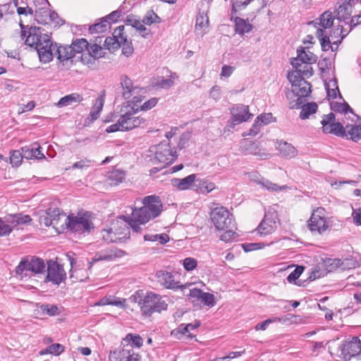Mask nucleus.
<instances>
[{
  "mask_svg": "<svg viewBox=\"0 0 361 361\" xmlns=\"http://www.w3.org/2000/svg\"><path fill=\"white\" fill-rule=\"evenodd\" d=\"M336 118L330 113L323 118L321 123L324 133H331L341 137H346L357 142L361 138V126L357 125L343 126L339 122H335Z\"/></svg>",
  "mask_w": 361,
  "mask_h": 361,
  "instance_id": "obj_3",
  "label": "nucleus"
},
{
  "mask_svg": "<svg viewBox=\"0 0 361 361\" xmlns=\"http://www.w3.org/2000/svg\"><path fill=\"white\" fill-rule=\"evenodd\" d=\"M183 265L186 271H190L197 267V262L195 258L187 257L183 260Z\"/></svg>",
  "mask_w": 361,
  "mask_h": 361,
  "instance_id": "obj_64",
  "label": "nucleus"
},
{
  "mask_svg": "<svg viewBox=\"0 0 361 361\" xmlns=\"http://www.w3.org/2000/svg\"><path fill=\"white\" fill-rule=\"evenodd\" d=\"M142 202L143 206L140 208H133L131 216H122L135 233H140L142 228L140 225L145 224L157 218L163 210V204L159 196L154 195L146 196L142 199Z\"/></svg>",
  "mask_w": 361,
  "mask_h": 361,
  "instance_id": "obj_1",
  "label": "nucleus"
},
{
  "mask_svg": "<svg viewBox=\"0 0 361 361\" xmlns=\"http://www.w3.org/2000/svg\"><path fill=\"white\" fill-rule=\"evenodd\" d=\"M318 106L315 102L307 103L301 106L300 117L302 119H307L310 115L314 114L317 110Z\"/></svg>",
  "mask_w": 361,
  "mask_h": 361,
  "instance_id": "obj_41",
  "label": "nucleus"
},
{
  "mask_svg": "<svg viewBox=\"0 0 361 361\" xmlns=\"http://www.w3.org/2000/svg\"><path fill=\"white\" fill-rule=\"evenodd\" d=\"M82 101V97L81 95L77 93H73L61 97L59 100L57 106L59 107H63L72 104L73 103L80 102Z\"/></svg>",
  "mask_w": 361,
  "mask_h": 361,
  "instance_id": "obj_37",
  "label": "nucleus"
},
{
  "mask_svg": "<svg viewBox=\"0 0 361 361\" xmlns=\"http://www.w3.org/2000/svg\"><path fill=\"white\" fill-rule=\"evenodd\" d=\"M277 149H279L281 156L288 158L292 159L295 157L298 154V150L296 148L286 141L281 140L277 142Z\"/></svg>",
  "mask_w": 361,
  "mask_h": 361,
  "instance_id": "obj_28",
  "label": "nucleus"
},
{
  "mask_svg": "<svg viewBox=\"0 0 361 361\" xmlns=\"http://www.w3.org/2000/svg\"><path fill=\"white\" fill-rule=\"evenodd\" d=\"M231 125L235 126L248 121L253 115L250 113L248 106L236 104L231 109Z\"/></svg>",
  "mask_w": 361,
  "mask_h": 361,
  "instance_id": "obj_17",
  "label": "nucleus"
},
{
  "mask_svg": "<svg viewBox=\"0 0 361 361\" xmlns=\"http://www.w3.org/2000/svg\"><path fill=\"white\" fill-rule=\"evenodd\" d=\"M196 175L190 174L184 178H173L171 185L178 190H185L191 188L192 184L196 183Z\"/></svg>",
  "mask_w": 361,
  "mask_h": 361,
  "instance_id": "obj_25",
  "label": "nucleus"
},
{
  "mask_svg": "<svg viewBox=\"0 0 361 361\" xmlns=\"http://www.w3.org/2000/svg\"><path fill=\"white\" fill-rule=\"evenodd\" d=\"M317 56L311 52L308 49L300 47L297 50V57L293 58L291 61H294V64H298V62L302 63H314L317 61Z\"/></svg>",
  "mask_w": 361,
  "mask_h": 361,
  "instance_id": "obj_24",
  "label": "nucleus"
},
{
  "mask_svg": "<svg viewBox=\"0 0 361 361\" xmlns=\"http://www.w3.org/2000/svg\"><path fill=\"white\" fill-rule=\"evenodd\" d=\"M41 310L49 316H55L59 313V308L54 305H43L41 306Z\"/></svg>",
  "mask_w": 361,
  "mask_h": 361,
  "instance_id": "obj_63",
  "label": "nucleus"
},
{
  "mask_svg": "<svg viewBox=\"0 0 361 361\" xmlns=\"http://www.w3.org/2000/svg\"><path fill=\"white\" fill-rule=\"evenodd\" d=\"M250 178L252 180L255 181L258 185H261L263 188H265L266 190L271 192L283 190L288 188L286 185L279 186L277 184L274 183L269 180L268 179L260 176L256 172L252 173L250 175Z\"/></svg>",
  "mask_w": 361,
  "mask_h": 361,
  "instance_id": "obj_23",
  "label": "nucleus"
},
{
  "mask_svg": "<svg viewBox=\"0 0 361 361\" xmlns=\"http://www.w3.org/2000/svg\"><path fill=\"white\" fill-rule=\"evenodd\" d=\"M357 0H340L338 6L336 10V18L338 22L342 23L347 20H350L353 7L357 2Z\"/></svg>",
  "mask_w": 361,
  "mask_h": 361,
  "instance_id": "obj_16",
  "label": "nucleus"
},
{
  "mask_svg": "<svg viewBox=\"0 0 361 361\" xmlns=\"http://www.w3.org/2000/svg\"><path fill=\"white\" fill-rule=\"evenodd\" d=\"M168 304L164 298L154 292H147L142 302L141 312L143 315L150 317L154 312L166 310Z\"/></svg>",
  "mask_w": 361,
  "mask_h": 361,
  "instance_id": "obj_6",
  "label": "nucleus"
},
{
  "mask_svg": "<svg viewBox=\"0 0 361 361\" xmlns=\"http://www.w3.org/2000/svg\"><path fill=\"white\" fill-rule=\"evenodd\" d=\"M308 226L312 232H317L319 234L323 233L327 230L329 226L325 216V209L322 207H317L313 210Z\"/></svg>",
  "mask_w": 361,
  "mask_h": 361,
  "instance_id": "obj_11",
  "label": "nucleus"
},
{
  "mask_svg": "<svg viewBox=\"0 0 361 361\" xmlns=\"http://www.w3.org/2000/svg\"><path fill=\"white\" fill-rule=\"evenodd\" d=\"M23 153L20 150H13L10 152V163L13 166H18L23 159Z\"/></svg>",
  "mask_w": 361,
  "mask_h": 361,
  "instance_id": "obj_49",
  "label": "nucleus"
},
{
  "mask_svg": "<svg viewBox=\"0 0 361 361\" xmlns=\"http://www.w3.org/2000/svg\"><path fill=\"white\" fill-rule=\"evenodd\" d=\"M323 265L327 272H332L336 269L341 268L340 259L327 258L324 261Z\"/></svg>",
  "mask_w": 361,
  "mask_h": 361,
  "instance_id": "obj_47",
  "label": "nucleus"
},
{
  "mask_svg": "<svg viewBox=\"0 0 361 361\" xmlns=\"http://www.w3.org/2000/svg\"><path fill=\"white\" fill-rule=\"evenodd\" d=\"M95 41V43L93 44H89L87 52L91 54L94 59H98L104 56V52L103 51L102 47L97 44V42L99 44L102 42V39L98 37Z\"/></svg>",
  "mask_w": 361,
  "mask_h": 361,
  "instance_id": "obj_39",
  "label": "nucleus"
},
{
  "mask_svg": "<svg viewBox=\"0 0 361 361\" xmlns=\"http://www.w3.org/2000/svg\"><path fill=\"white\" fill-rule=\"evenodd\" d=\"M209 26V18L204 12H199L196 17L195 31L203 36L207 32Z\"/></svg>",
  "mask_w": 361,
  "mask_h": 361,
  "instance_id": "obj_30",
  "label": "nucleus"
},
{
  "mask_svg": "<svg viewBox=\"0 0 361 361\" xmlns=\"http://www.w3.org/2000/svg\"><path fill=\"white\" fill-rule=\"evenodd\" d=\"M312 63H302L301 62H298V64H294V61H291V65L295 69H297L299 73H300L304 78H310L313 74V69L311 67Z\"/></svg>",
  "mask_w": 361,
  "mask_h": 361,
  "instance_id": "obj_42",
  "label": "nucleus"
},
{
  "mask_svg": "<svg viewBox=\"0 0 361 361\" xmlns=\"http://www.w3.org/2000/svg\"><path fill=\"white\" fill-rule=\"evenodd\" d=\"M254 0H231V15L236 13L239 9L245 8Z\"/></svg>",
  "mask_w": 361,
  "mask_h": 361,
  "instance_id": "obj_48",
  "label": "nucleus"
},
{
  "mask_svg": "<svg viewBox=\"0 0 361 361\" xmlns=\"http://www.w3.org/2000/svg\"><path fill=\"white\" fill-rule=\"evenodd\" d=\"M161 22V18L153 11H148L143 18L142 23L150 25L152 23H159Z\"/></svg>",
  "mask_w": 361,
  "mask_h": 361,
  "instance_id": "obj_50",
  "label": "nucleus"
},
{
  "mask_svg": "<svg viewBox=\"0 0 361 361\" xmlns=\"http://www.w3.org/2000/svg\"><path fill=\"white\" fill-rule=\"evenodd\" d=\"M71 49H73V54L75 56V54H83L84 51H87L89 46V43L85 38L77 39L73 41L70 45Z\"/></svg>",
  "mask_w": 361,
  "mask_h": 361,
  "instance_id": "obj_36",
  "label": "nucleus"
},
{
  "mask_svg": "<svg viewBox=\"0 0 361 361\" xmlns=\"http://www.w3.org/2000/svg\"><path fill=\"white\" fill-rule=\"evenodd\" d=\"M316 37L319 39L323 51H326L331 49L332 51L337 50L341 40H334L331 42L330 37L325 35L323 29L318 28L316 32Z\"/></svg>",
  "mask_w": 361,
  "mask_h": 361,
  "instance_id": "obj_21",
  "label": "nucleus"
},
{
  "mask_svg": "<svg viewBox=\"0 0 361 361\" xmlns=\"http://www.w3.org/2000/svg\"><path fill=\"white\" fill-rule=\"evenodd\" d=\"M195 186L196 187V191L202 194H207L215 188L214 183L204 180H197L196 183H195Z\"/></svg>",
  "mask_w": 361,
  "mask_h": 361,
  "instance_id": "obj_38",
  "label": "nucleus"
},
{
  "mask_svg": "<svg viewBox=\"0 0 361 361\" xmlns=\"http://www.w3.org/2000/svg\"><path fill=\"white\" fill-rule=\"evenodd\" d=\"M204 305L212 307L216 305L214 295L209 293L203 292L200 300Z\"/></svg>",
  "mask_w": 361,
  "mask_h": 361,
  "instance_id": "obj_54",
  "label": "nucleus"
},
{
  "mask_svg": "<svg viewBox=\"0 0 361 361\" xmlns=\"http://www.w3.org/2000/svg\"><path fill=\"white\" fill-rule=\"evenodd\" d=\"M13 231V226L6 221L5 217L4 219L0 218V235H8Z\"/></svg>",
  "mask_w": 361,
  "mask_h": 361,
  "instance_id": "obj_57",
  "label": "nucleus"
},
{
  "mask_svg": "<svg viewBox=\"0 0 361 361\" xmlns=\"http://www.w3.org/2000/svg\"><path fill=\"white\" fill-rule=\"evenodd\" d=\"M292 91L298 97L297 103L293 106L300 107L302 104V99L307 97L311 92V85L306 80H300V83L292 87Z\"/></svg>",
  "mask_w": 361,
  "mask_h": 361,
  "instance_id": "obj_22",
  "label": "nucleus"
},
{
  "mask_svg": "<svg viewBox=\"0 0 361 361\" xmlns=\"http://www.w3.org/2000/svg\"><path fill=\"white\" fill-rule=\"evenodd\" d=\"M66 227L72 233L83 234L90 233L94 228L93 223L90 220L89 212L79 213L77 215L71 214L66 217Z\"/></svg>",
  "mask_w": 361,
  "mask_h": 361,
  "instance_id": "obj_5",
  "label": "nucleus"
},
{
  "mask_svg": "<svg viewBox=\"0 0 361 361\" xmlns=\"http://www.w3.org/2000/svg\"><path fill=\"white\" fill-rule=\"evenodd\" d=\"M110 27V23L106 20H102L100 23L91 25L89 31L91 34L104 33Z\"/></svg>",
  "mask_w": 361,
  "mask_h": 361,
  "instance_id": "obj_43",
  "label": "nucleus"
},
{
  "mask_svg": "<svg viewBox=\"0 0 361 361\" xmlns=\"http://www.w3.org/2000/svg\"><path fill=\"white\" fill-rule=\"evenodd\" d=\"M120 85L123 90L122 95L125 99H129L137 89L133 86L132 80L125 75L121 76Z\"/></svg>",
  "mask_w": 361,
  "mask_h": 361,
  "instance_id": "obj_26",
  "label": "nucleus"
},
{
  "mask_svg": "<svg viewBox=\"0 0 361 361\" xmlns=\"http://www.w3.org/2000/svg\"><path fill=\"white\" fill-rule=\"evenodd\" d=\"M109 359L111 361H140V355L132 345H126L122 350L111 353Z\"/></svg>",
  "mask_w": 361,
  "mask_h": 361,
  "instance_id": "obj_14",
  "label": "nucleus"
},
{
  "mask_svg": "<svg viewBox=\"0 0 361 361\" xmlns=\"http://www.w3.org/2000/svg\"><path fill=\"white\" fill-rule=\"evenodd\" d=\"M124 255V251L117 248L102 250L97 252L92 258V262H89V268L90 269L92 267L93 263L99 261H112L116 258L123 257Z\"/></svg>",
  "mask_w": 361,
  "mask_h": 361,
  "instance_id": "obj_18",
  "label": "nucleus"
},
{
  "mask_svg": "<svg viewBox=\"0 0 361 361\" xmlns=\"http://www.w3.org/2000/svg\"><path fill=\"white\" fill-rule=\"evenodd\" d=\"M104 99L102 97H98L93 105L89 116L85 119V124H90L97 120L103 109Z\"/></svg>",
  "mask_w": 361,
  "mask_h": 361,
  "instance_id": "obj_29",
  "label": "nucleus"
},
{
  "mask_svg": "<svg viewBox=\"0 0 361 361\" xmlns=\"http://www.w3.org/2000/svg\"><path fill=\"white\" fill-rule=\"evenodd\" d=\"M278 223V214L275 211L266 212L263 220L257 227L258 233L261 235L271 234L277 228Z\"/></svg>",
  "mask_w": 361,
  "mask_h": 361,
  "instance_id": "obj_13",
  "label": "nucleus"
},
{
  "mask_svg": "<svg viewBox=\"0 0 361 361\" xmlns=\"http://www.w3.org/2000/svg\"><path fill=\"white\" fill-rule=\"evenodd\" d=\"M5 219L13 226V228L19 226L28 224L32 221L29 215L22 213L8 214L5 216Z\"/></svg>",
  "mask_w": 361,
  "mask_h": 361,
  "instance_id": "obj_27",
  "label": "nucleus"
},
{
  "mask_svg": "<svg viewBox=\"0 0 361 361\" xmlns=\"http://www.w3.org/2000/svg\"><path fill=\"white\" fill-rule=\"evenodd\" d=\"M46 271L44 261L35 256H27L21 259L16 268V274L21 280H27Z\"/></svg>",
  "mask_w": 361,
  "mask_h": 361,
  "instance_id": "obj_4",
  "label": "nucleus"
},
{
  "mask_svg": "<svg viewBox=\"0 0 361 361\" xmlns=\"http://www.w3.org/2000/svg\"><path fill=\"white\" fill-rule=\"evenodd\" d=\"M36 145L37 144L35 143L32 147L27 146L22 147V151L25 158L27 159L32 158L42 159L45 158L44 154L41 151V147H35Z\"/></svg>",
  "mask_w": 361,
  "mask_h": 361,
  "instance_id": "obj_34",
  "label": "nucleus"
},
{
  "mask_svg": "<svg viewBox=\"0 0 361 361\" xmlns=\"http://www.w3.org/2000/svg\"><path fill=\"white\" fill-rule=\"evenodd\" d=\"M331 109L336 112L347 113L350 111L353 113V109L346 102H332L331 104Z\"/></svg>",
  "mask_w": 361,
  "mask_h": 361,
  "instance_id": "obj_53",
  "label": "nucleus"
},
{
  "mask_svg": "<svg viewBox=\"0 0 361 361\" xmlns=\"http://www.w3.org/2000/svg\"><path fill=\"white\" fill-rule=\"evenodd\" d=\"M126 21L128 23V25H131L132 27H135L137 30H138L142 37L147 36V33H144L147 29L140 20L133 18H128Z\"/></svg>",
  "mask_w": 361,
  "mask_h": 361,
  "instance_id": "obj_52",
  "label": "nucleus"
},
{
  "mask_svg": "<svg viewBox=\"0 0 361 361\" xmlns=\"http://www.w3.org/2000/svg\"><path fill=\"white\" fill-rule=\"evenodd\" d=\"M19 25L22 39L25 38V44L37 50L39 61L44 63L52 61V53L50 49L51 40L49 35L42 33L39 27L31 26L28 28L23 24L22 20H20Z\"/></svg>",
  "mask_w": 361,
  "mask_h": 361,
  "instance_id": "obj_2",
  "label": "nucleus"
},
{
  "mask_svg": "<svg viewBox=\"0 0 361 361\" xmlns=\"http://www.w3.org/2000/svg\"><path fill=\"white\" fill-rule=\"evenodd\" d=\"M102 235L103 239L106 243H114L116 241V233L113 231L112 228L103 229Z\"/></svg>",
  "mask_w": 361,
  "mask_h": 361,
  "instance_id": "obj_59",
  "label": "nucleus"
},
{
  "mask_svg": "<svg viewBox=\"0 0 361 361\" xmlns=\"http://www.w3.org/2000/svg\"><path fill=\"white\" fill-rule=\"evenodd\" d=\"M360 352L361 342L357 337H353L351 340L345 341L341 348V355L345 361L359 355Z\"/></svg>",
  "mask_w": 361,
  "mask_h": 361,
  "instance_id": "obj_15",
  "label": "nucleus"
},
{
  "mask_svg": "<svg viewBox=\"0 0 361 361\" xmlns=\"http://www.w3.org/2000/svg\"><path fill=\"white\" fill-rule=\"evenodd\" d=\"M343 23H345L347 31L350 32L354 27L361 23V15L355 16L350 18V21L347 20Z\"/></svg>",
  "mask_w": 361,
  "mask_h": 361,
  "instance_id": "obj_61",
  "label": "nucleus"
},
{
  "mask_svg": "<svg viewBox=\"0 0 361 361\" xmlns=\"http://www.w3.org/2000/svg\"><path fill=\"white\" fill-rule=\"evenodd\" d=\"M281 321H282V319L280 317H277L267 319L265 321L257 324L255 326V329L257 331H259V330L264 331L267 328L269 324L274 323V322H281Z\"/></svg>",
  "mask_w": 361,
  "mask_h": 361,
  "instance_id": "obj_60",
  "label": "nucleus"
},
{
  "mask_svg": "<svg viewBox=\"0 0 361 361\" xmlns=\"http://www.w3.org/2000/svg\"><path fill=\"white\" fill-rule=\"evenodd\" d=\"M210 219L218 231L228 228H235L234 216L224 207L214 208L210 214Z\"/></svg>",
  "mask_w": 361,
  "mask_h": 361,
  "instance_id": "obj_7",
  "label": "nucleus"
},
{
  "mask_svg": "<svg viewBox=\"0 0 361 361\" xmlns=\"http://www.w3.org/2000/svg\"><path fill=\"white\" fill-rule=\"evenodd\" d=\"M348 33L349 32L347 31V27L345 25V23L339 22V24L334 29L329 37H331L332 40L335 37L336 39V40H341V42Z\"/></svg>",
  "mask_w": 361,
  "mask_h": 361,
  "instance_id": "obj_40",
  "label": "nucleus"
},
{
  "mask_svg": "<svg viewBox=\"0 0 361 361\" xmlns=\"http://www.w3.org/2000/svg\"><path fill=\"white\" fill-rule=\"evenodd\" d=\"M107 178L111 185H118L126 178V172L120 169H113L108 173Z\"/></svg>",
  "mask_w": 361,
  "mask_h": 361,
  "instance_id": "obj_35",
  "label": "nucleus"
},
{
  "mask_svg": "<svg viewBox=\"0 0 361 361\" xmlns=\"http://www.w3.org/2000/svg\"><path fill=\"white\" fill-rule=\"evenodd\" d=\"M302 267H297L286 278L288 283H295V280L298 279L302 273L303 272Z\"/></svg>",
  "mask_w": 361,
  "mask_h": 361,
  "instance_id": "obj_62",
  "label": "nucleus"
},
{
  "mask_svg": "<svg viewBox=\"0 0 361 361\" xmlns=\"http://www.w3.org/2000/svg\"><path fill=\"white\" fill-rule=\"evenodd\" d=\"M64 351V347L61 344L54 343L48 346L44 350L40 352V355L52 354L59 355Z\"/></svg>",
  "mask_w": 361,
  "mask_h": 361,
  "instance_id": "obj_46",
  "label": "nucleus"
},
{
  "mask_svg": "<svg viewBox=\"0 0 361 361\" xmlns=\"http://www.w3.org/2000/svg\"><path fill=\"white\" fill-rule=\"evenodd\" d=\"M114 37L115 39L119 42L120 47H121L122 43L126 42L127 37L124 35V26L121 25L116 28L112 34Z\"/></svg>",
  "mask_w": 361,
  "mask_h": 361,
  "instance_id": "obj_55",
  "label": "nucleus"
},
{
  "mask_svg": "<svg viewBox=\"0 0 361 361\" xmlns=\"http://www.w3.org/2000/svg\"><path fill=\"white\" fill-rule=\"evenodd\" d=\"M138 109L134 107L120 116L121 122L123 126L124 131H130L137 128H144L148 123L147 118L142 116H137Z\"/></svg>",
  "mask_w": 361,
  "mask_h": 361,
  "instance_id": "obj_8",
  "label": "nucleus"
},
{
  "mask_svg": "<svg viewBox=\"0 0 361 361\" xmlns=\"http://www.w3.org/2000/svg\"><path fill=\"white\" fill-rule=\"evenodd\" d=\"M154 147V159L162 164L163 167L171 164L178 157L176 149H173L168 142H161Z\"/></svg>",
  "mask_w": 361,
  "mask_h": 361,
  "instance_id": "obj_9",
  "label": "nucleus"
},
{
  "mask_svg": "<svg viewBox=\"0 0 361 361\" xmlns=\"http://www.w3.org/2000/svg\"><path fill=\"white\" fill-rule=\"evenodd\" d=\"M235 230H236V227L224 229L223 231H224V233L220 235V240L226 243H230L235 240L238 235L235 233Z\"/></svg>",
  "mask_w": 361,
  "mask_h": 361,
  "instance_id": "obj_44",
  "label": "nucleus"
},
{
  "mask_svg": "<svg viewBox=\"0 0 361 361\" xmlns=\"http://www.w3.org/2000/svg\"><path fill=\"white\" fill-rule=\"evenodd\" d=\"M51 52L52 53V58L55 56L60 62L68 61L75 57L73 54V49L71 46H57L56 44H54L51 42Z\"/></svg>",
  "mask_w": 361,
  "mask_h": 361,
  "instance_id": "obj_20",
  "label": "nucleus"
},
{
  "mask_svg": "<svg viewBox=\"0 0 361 361\" xmlns=\"http://www.w3.org/2000/svg\"><path fill=\"white\" fill-rule=\"evenodd\" d=\"M47 216L44 219V224L47 226H53L57 228L59 226V222L62 219H64V224L66 225V214L62 212L59 208H49L46 212Z\"/></svg>",
  "mask_w": 361,
  "mask_h": 361,
  "instance_id": "obj_19",
  "label": "nucleus"
},
{
  "mask_svg": "<svg viewBox=\"0 0 361 361\" xmlns=\"http://www.w3.org/2000/svg\"><path fill=\"white\" fill-rule=\"evenodd\" d=\"M202 293L203 291L201 289L193 288L190 289L189 293L185 295L193 305H195L200 300Z\"/></svg>",
  "mask_w": 361,
  "mask_h": 361,
  "instance_id": "obj_51",
  "label": "nucleus"
},
{
  "mask_svg": "<svg viewBox=\"0 0 361 361\" xmlns=\"http://www.w3.org/2000/svg\"><path fill=\"white\" fill-rule=\"evenodd\" d=\"M235 23V32L238 35H243L250 32L252 29V25L249 23L248 20L235 17L233 20Z\"/></svg>",
  "mask_w": 361,
  "mask_h": 361,
  "instance_id": "obj_32",
  "label": "nucleus"
},
{
  "mask_svg": "<svg viewBox=\"0 0 361 361\" xmlns=\"http://www.w3.org/2000/svg\"><path fill=\"white\" fill-rule=\"evenodd\" d=\"M96 59H94L88 52H85L80 56V61L84 64L90 68H93L95 66Z\"/></svg>",
  "mask_w": 361,
  "mask_h": 361,
  "instance_id": "obj_58",
  "label": "nucleus"
},
{
  "mask_svg": "<svg viewBox=\"0 0 361 361\" xmlns=\"http://www.w3.org/2000/svg\"><path fill=\"white\" fill-rule=\"evenodd\" d=\"M324 86L326 91L327 97L330 99H336L337 94L340 98H341V94L339 92L338 82L336 78L330 79L329 80L324 81Z\"/></svg>",
  "mask_w": 361,
  "mask_h": 361,
  "instance_id": "obj_33",
  "label": "nucleus"
},
{
  "mask_svg": "<svg viewBox=\"0 0 361 361\" xmlns=\"http://www.w3.org/2000/svg\"><path fill=\"white\" fill-rule=\"evenodd\" d=\"M66 279V273L63 267L57 262L49 260L47 262V274L46 281L54 285H59Z\"/></svg>",
  "mask_w": 361,
  "mask_h": 361,
  "instance_id": "obj_12",
  "label": "nucleus"
},
{
  "mask_svg": "<svg viewBox=\"0 0 361 361\" xmlns=\"http://www.w3.org/2000/svg\"><path fill=\"white\" fill-rule=\"evenodd\" d=\"M158 283L166 289L176 290L180 289L183 293L184 290L191 286V283H186L181 285L179 281L174 279L173 274L166 270H158L155 273Z\"/></svg>",
  "mask_w": 361,
  "mask_h": 361,
  "instance_id": "obj_10",
  "label": "nucleus"
},
{
  "mask_svg": "<svg viewBox=\"0 0 361 361\" xmlns=\"http://www.w3.org/2000/svg\"><path fill=\"white\" fill-rule=\"evenodd\" d=\"M334 18L331 12L325 11L320 16L319 18L310 22V24H313L315 27L316 25H319L323 28L326 29L333 25Z\"/></svg>",
  "mask_w": 361,
  "mask_h": 361,
  "instance_id": "obj_31",
  "label": "nucleus"
},
{
  "mask_svg": "<svg viewBox=\"0 0 361 361\" xmlns=\"http://www.w3.org/2000/svg\"><path fill=\"white\" fill-rule=\"evenodd\" d=\"M340 267L342 270H349L360 266L358 261L353 257L345 258L343 259H340Z\"/></svg>",
  "mask_w": 361,
  "mask_h": 361,
  "instance_id": "obj_45",
  "label": "nucleus"
},
{
  "mask_svg": "<svg viewBox=\"0 0 361 361\" xmlns=\"http://www.w3.org/2000/svg\"><path fill=\"white\" fill-rule=\"evenodd\" d=\"M288 79L291 83L292 87L295 86V85L300 83V80H305L304 79V76L300 73H299L297 69H295L291 73H288Z\"/></svg>",
  "mask_w": 361,
  "mask_h": 361,
  "instance_id": "obj_56",
  "label": "nucleus"
}]
</instances>
